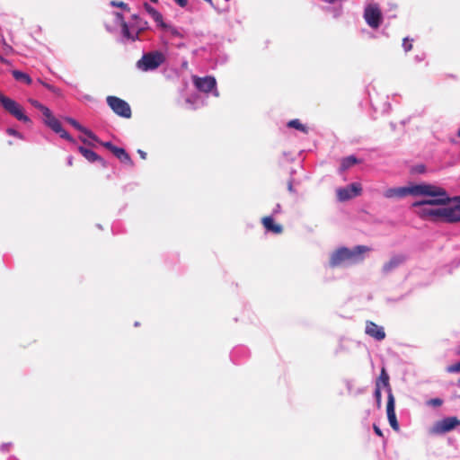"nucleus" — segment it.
<instances>
[{
    "instance_id": "4468645a",
    "label": "nucleus",
    "mask_w": 460,
    "mask_h": 460,
    "mask_svg": "<svg viewBox=\"0 0 460 460\" xmlns=\"http://www.w3.org/2000/svg\"><path fill=\"white\" fill-rule=\"evenodd\" d=\"M115 17H116L117 22H119L121 26L122 35L126 39L131 40L132 41L137 40L138 39V31L135 34L131 33L128 23L124 20L122 13L117 12V13H115Z\"/></svg>"
},
{
    "instance_id": "6ab92c4d",
    "label": "nucleus",
    "mask_w": 460,
    "mask_h": 460,
    "mask_svg": "<svg viewBox=\"0 0 460 460\" xmlns=\"http://www.w3.org/2000/svg\"><path fill=\"white\" fill-rule=\"evenodd\" d=\"M389 379L390 378H389V376H388L385 368L383 367L381 369L380 376H378V378L376 381V387H380L381 388V385L385 387L386 390H387V395L390 394V393H393L391 385H390Z\"/></svg>"
},
{
    "instance_id": "f257e3e1",
    "label": "nucleus",
    "mask_w": 460,
    "mask_h": 460,
    "mask_svg": "<svg viewBox=\"0 0 460 460\" xmlns=\"http://www.w3.org/2000/svg\"><path fill=\"white\" fill-rule=\"evenodd\" d=\"M370 251V248L365 245H358L353 249L341 247L335 250L330 257V266L332 268L339 267L345 262L357 263L364 260V254Z\"/></svg>"
},
{
    "instance_id": "423d86ee",
    "label": "nucleus",
    "mask_w": 460,
    "mask_h": 460,
    "mask_svg": "<svg viewBox=\"0 0 460 460\" xmlns=\"http://www.w3.org/2000/svg\"><path fill=\"white\" fill-rule=\"evenodd\" d=\"M107 103L110 108L119 116L129 119L131 117V109L129 104L124 100L116 96H108Z\"/></svg>"
},
{
    "instance_id": "5701e85b",
    "label": "nucleus",
    "mask_w": 460,
    "mask_h": 460,
    "mask_svg": "<svg viewBox=\"0 0 460 460\" xmlns=\"http://www.w3.org/2000/svg\"><path fill=\"white\" fill-rule=\"evenodd\" d=\"M359 163V161L354 155H349L341 159V171H346L352 165Z\"/></svg>"
},
{
    "instance_id": "9b49d317",
    "label": "nucleus",
    "mask_w": 460,
    "mask_h": 460,
    "mask_svg": "<svg viewBox=\"0 0 460 460\" xmlns=\"http://www.w3.org/2000/svg\"><path fill=\"white\" fill-rule=\"evenodd\" d=\"M193 83L196 88L203 93L211 92L216 87L217 84L216 79L213 76H194Z\"/></svg>"
},
{
    "instance_id": "de8ad7c7",
    "label": "nucleus",
    "mask_w": 460,
    "mask_h": 460,
    "mask_svg": "<svg viewBox=\"0 0 460 460\" xmlns=\"http://www.w3.org/2000/svg\"><path fill=\"white\" fill-rule=\"evenodd\" d=\"M458 354L460 355V348L458 349Z\"/></svg>"
},
{
    "instance_id": "cd10ccee",
    "label": "nucleus",
    "mask_w": 460,
    "mask_h": 460,
    "mask_svg": "<svg viewBox=\"0 0 460 460\" xmlns=\"http://www.w3.org/2000/svg\"><path fill=\"white\" fill-rule=\"evenodd\" d=\"M420 209L419 211L417 212L418 215L421 217V218H424V219H429V217H430V210L431 208H426L425 206L423 207H419Z\"/></svg>"
},
{
    "instance_id": "6e6552de",
    "label": "nucleus",
    "mask_w": 460,
    "mask_h": 460,
    "mask_svg": "<svg viewBox=\"0 0 460 460\" xmlns=\"http://www.w3.org/2000/svg\"><path fill=\"white\" fill-rule=\"evenodd\" d=\"M424 187L417 186V184L412 185L411 187H399V188H391L385 191V197L391 198H402L406 195H412L416 193L424 192Z\"/></svg>"
},
{
    "instance_id": "72a5a7b5",
    "label": "nucleus",
    "mask_w": 460,
    "mask_h": 460,
    "mask_svg": "<svg viewBox=\"0 0 460 460\" xmlns=\"http://www.w3.org/2000/svg\"><path fill=\"white\" fill-rule=\"evenodd\" d=\"M7 134L10 135V136H13V137H17L19 138H22V135L21 133H19L16 129L14 128H7L6 130Z\"/></svg>"
},
{
    "instance_id": "ddd939ff",
    "label": "nucleus",
    "mask_w": 460,
    "mask_h": 460,
    "mask_svg": "<svg viewBox=\"0 0 460 460\" xmlns=\"http://www.w3.org/2000/svg\"><path fill=\"white\" fill-rule=\"evenodd\" d=\"M406 261V257L402 254L393 256L382 267V271L385 274H388L401 266Z\"/></svg>"
},
{
    "instance_id": "bb28decb",
    "label": "nucleus",
    "mask_w": 460,
    "mask_h": 460,
    "mask_svg": "<svg viewBox=\"0 0 460 460\" xmlns=\"http://www.w3.org/2000/svg\"><path fill=\"white\" fill-rule=\"evenodd\" d=\"M30 102L31 104L35 107L36 109L40 110L42 114H45V113H49V108L46 107L45 105L41 104L40 102H38L37 100H30Z\"/></svg>"
},
{
    "instance_id": "e433bc0d",
    "label": "nucleus",
    "mask_w": 460,
    "mask_h": 460,
    "mask_svg": "<svg viewBox=\"0 0 460 460\" xmlns=\"http://www.w3.org/2000/svg\"><path fill=\"white\" fill-rule=\"evenodd\" d=\"M44 87H46L47 89H49V91L53 92V93H57V89L55 86L49 84H47V83H44L42 81H39Z\"/></svg>"
},
{
    "instance_id": "09e8293b",
    "label": "nucleus",
    "mask_w": 460,
    "mask_h": 460,
    "mask_svg": "<svg viewBox=\"0 0 460 460\" xmlns=\"http://www.w3.org/2000/svg\"><path fill=\"white\" fill-rule=\"evenodd\" d=\"M457 384H458V385H460V379L458 380V383H457Z\"/></svg>"
},
{
    "instance_id": "7ed1b4c3",
    "label": "nucleus",
    "mask_w": 460,
    "mask_h": 460,
    "mask_svg": "<svg viewBox=\"0 0 460 460\" xmlns=\"http://www.w3.org/2000/svg\"><path fill=\"white\" fill-rule=\"evenodd\" d=\"M0 104L9 114L19 121L31 123V119L25 115L23 108L14 100L5 96L0 92Z\"/></svg>"
},
{
    "instance_id": "a19ab883",
    "label": "nucleus",
    "mask_w": 460,
    "mask_h": 460,
    "mask_svg": "<svg viewBox=\"0 0 460 460\" xmlns=\"http://www.w3.org/2000/svg\"><path fill=\"white\" fill-rule=\"evenodd\" d=\"M137 154L139 155L141 159H143V160L146 159V153L145 151L138 149Z\"/></svg>"
},
{
    "instance_id": "a878e982",
    "label": "nucleus",
    "mask_w": 460,
    "mask_h": 460,
    "mask_svg": "<svg viewBox=\"0 0 460 460\" xmlns=\"http://www.w3.org/2000/svg\"><path fill=\"white\" fill-rule=\"evenodd\" d=\"M288 127L296 128L304 133L308 132L307 128L305 125H303L297 119H291L290 121H288Z\"/></svg>"
},
{
    "instance_id": "f704fd0d",
    "label": "nucleus",
    "mask_w": 460,
    "mask_h": 460,
    "mask_svg": "<svg viewBox=\"0 0 460 460\" xmlns=\"http://www.w3.org/2000/svg\"><path fill=\"white\" fill-rule=\"evenodd\" d=\"M60 135L61 137L66 138L69 141H74V139L71 137V136L62 128V131L57 132Z\"/></svg>"
},
{
    "instance_id": "aec40b11",
    "label": "nucleus",
    "mask_w": 460,
    "mask_h": 460,
    "mask_svg": "<svg viewBox=\"0 0 460 460\" xmlns=\"http://www.w3.org/2000/svg\"><path fill=\"white\" fill-rule=\"evenodd\" d=\"M112 154L122 163L127 164L129 166H134V162L124 148L117 146L112 150Z\"/></svg>"
},
{
    "instance_id": "20e7f679",
    "label": "nucleus",
    "mask_w": 460,
    "mask_h": 460,
    "mask_svg": "<svg viewBox=\"0 0 460 460\" xmlns=\"http://www.w3.org/2000/svg\"><path fill=\"white\" fill-rule=\"evenodd\" d=\"M165 60L164 55L160 51H152L146 53L137 62V67L144 72L155 70L159 67Z\"/></svg>"
},
{
    "instance_id": "0eeeda50",
    "label": "nucleus",
    "mask_w": 460,
    "mask_h": 460,
    "mask_svg": "<svg viewBox=\"0 0 460 460\" xmlns=\"http://www.w3.org/2000/svg\"><path fill=\"white\" fill-rule=\"evenodd\" d=\"M364 18L373 29H377L383 20L382 13L377 4H369L365 8Z\"/></svg>"
},
{
    "instance_id": "9d476101",
    "label": "nucleus",
    "mask_w": 460,
    "mask_h": 460,
    "mask_svg": "<svg viewBox=\"0 0 460 460\" xmlns=\"http://www.w3.org/2000/svg\"><path fill=\"white\" fill-rule=\"evenodd\" d=\"M361 187L358 183H352L346 188L337 190L339 200L345 201L358 196L361 193Z\"/></svg>"
},
{
    "instance_id": "37998d69",
    "label": "nucleus",
    "mask_w": 460,
    "mask_h": 460,
    "mask_svg": "<svg viewBox=\"0 0 460 460\" xmlns=\"http://www.w3.org/2000/svg\"><path fill=\"white\" fill-rule=\"evenodd\" d=\"M454 200H456V202H458V207H460V195L458 197H456L454 199Z\"/></svg>"
},
{
    "instance_id": "393cba45",
    "label": "nucleus",
    "mask_w": 460,
    "mask_h": 460,
    "mask_svg": "<svg viewBox=\"0 0 460 460\" xmlns=\"http://www.w3.org/2000/svg\"><path fill=\"white\" fill-rule=\"evenodd\" d=\"M444 208H431L429 220L435 222H443Z\"/></svg>"
},
{
    "instance_id": "412c9836",
    "label": "nucleus",
    "mask_w": 460,
    "mask_h": 460,
    "mask_svg": "<svg viewBox=\"0 0 460 460\" xmlns=\"http://www.w3.org/2000/svg\"><path fill=\"white\" fill-rule=\"evenodd\" d=\"M66 121L70 125H72L75 128H76L77 130L84 133L90 138H92V139H93L95 141H98L97 137L91 130H89L86 128H84L82 125H80L75 119H74L72 118H66Z\"/></svg>"
},
{
    "instance_id": "b1692460",
    "label": "nucleus",
    "mask_w": 460,
    "mask_h": 460,
    "mask_svg": "<svg viewBox=\"0 0 460 460\" xmlns=\"http://www.w3.org/2000/svg\"><path fill=\"white\" fill-rule=\"evenodd\" d=\"M12 75L13 76L18 80V81H22L24 82L26 84H31L32 83V80L31 78V76L26 74V73H23L22 71H19V70H13L12 72Z\"/></svg>"
},
{
    "instance_id": "4be33fe9",
    "label": "nucleus",
    "mask_w": 460,
    "mask_h": 460,
    "mask_svg": "<svg viewBox=\"0 0 460 460\" xmlns=\"http://www.w3.org/2000/svg\"><path fill=\"white\" fill-rule=\"evenodd\" d=\"M145 9L152 16V18L163 28H166V24L163 22L162 14L148 4H145Z\"/></svg>"
},
{
    "instance_id": "49530a36",
    "label": "nucleus",
    "mask_w": 460,
    "mask_h": 460,
    "mask_svg": "<svg viewBox=\"0 0 460 460\" xmlns=\"http://www.w3.org/2000/svg\"><path fill=\"white\" fill-rule=\"evenodd\" d=\"M288 190H292V185L289 184Z\"/></svg>"
},
{
    "instance_id": "f03ea898",
    "label": "nucleus",
    "mask_w": 460,
    "mask_h": 460,
    "mask_svg": "<svg viewBox=\"0 0 460 460\" xmlns=\"http://www.w3.org/2000/svg\"><path fill=\"white\" fill-rule=\"evenodd\" d=\"M417 186L424 187V192L416 193L414 196H428L429 198L414 202L413 207L447 205L451 200L447 196V191L441 187L426 183L417 184Z\"/></svg>"
},
{
    "instance_id": "79ce46f5",
    "label": "nucleus",
    "mask_w": 460,
    "mask_h": 460,
    "mask_svg": "<svg viewBox=\"0 0 460 460\" xmlns=\"http://www.w3.org/2000/svg\"><path fill=\"white\" fill-rule=\"evenodd\" d=\"M0 61H1L2 63H4V64H8V63H9V62H8V60H7V59H5L4 58H3L1 55H0Z\"/></svg>"
},
{
    "instance_id": "ea45409f",
    "label": "nucleus",
    "mask_w": 460,
    "mask_h": 460,
    "mask_svg": "<svg viewBox=\"0 0 460 460\" xmlns=\"http://www.w3.org/2000/svg\"><path fill=\"white\" fill-rule=\"evenodd\" d=\"M414 170H415L416 172L422 173L425 171V166L424 165H418Z\"/></svg>"
},
{
    "instance_id": "1a4fd4ad",
    "label": "nucleus",
    "mask_w": 460,
    "mask_h": 460,
    "mask_svg": "<svg viewBox=\"0 0 460 460\" xmlns=\"http://www.w3.org/2000/svg\"><path fill=\"white\" fill-rule=\"evenodd\" d=\"M395 399L393 393H390L387 396V404H386V413L387 419L392 429L398 432L400 430V426L395 414Z\"/></svg>"
},
{
    "instance_id": "473e14b6",
    "label": "nucleus",
    "mask_w": 460,
    "mask_h": 460,
    "mask_svg": "<svg viewBox=\"0 0 460 460\" xmlns=\"http://www.w3.org/2000/svg\"><path fill=\"white\" fill-rule=\"evenodd\" d=\"M429 405H432V406H435V407H439L442 405L443 403V401L439 398H434V399H431L428 402Z\"/></svg>"
},
{
    "instance_id": "c9c22d12",
    "label": "nucleus",
    "mask_w": 460,
    "mask_h": 460,
    "mask_svg": "<svg viewBox=\"0 0 460 460\" xmlns=\"http://www.w3.org/2000/svg\"><path fill=\"white\" fill-rule=\"evenodd\" d=\"M102 146L110 150L112 153V150L117 146H114L111 142H101Z\"/></svg>"
},
{
    "instance_id": "dca6fc26",
    "label": "nucleus",
    "mask_w": 460,
    "mask_h": 460,
    "mask_svg": "<svg viewBox=\"0 0 460 460\" xmlns=\"http://www.w3.org/2000/svg\"><path fill=\"white\" fill-rule=\"evenodd\" d=\"M261 224L266 231L279 234L283 232V227L281 225L276 223L272 217L267 216L261 218Z\"/></svg>"
},
{
    "instance_id": "39448f33",
    "label": "nucleus",
    "mask_w": 460,
    "mask_h": 460,
    "mask_svg": "<svg viewBox=\"0 0 460 460\" xmlns=\"http://www.w3.org/2000/svg\"><path fill=\"white\" fill-rule=\"evenodd\" d=\"M458 426H460V420L457 417H447L435 422L430 429V433L434 435L444 434L453 430Z\"/></svg>"
},
{
    "instance_id": "f3484780",
    "label": "nucleus",
    "mask_w": 460,
    "mask_h": 460,
    "mask_svg": "<svg viewBox=\"0 0 460 460\" xmlns=\"http://www.w3.org/2000/svg\"><path fill=\"white\" fill-rule=\"evenodd\" d=\"M44 116V122L45 124L49 127L54 132H60L62 131V126L61 123L58 119H56L51 111L49 110V113L43 114Z\"/></svg>"
},
{
    "instance_id": "7c9ffc66",
    "label": "nucleus",
    "mask_w": 460,
    "mask_h": 460,
    "mask_svg": "<svg viewBox=\"0 0 460 460\" xmlns=\"http://www.w3.org/2000/svg\"><path fill=\"white\" fill-rule=\"evenodd\" d=\"M447 370L449 373L460 372V362L448 366Z\"/></svg>"
},
{
    "instance_id": "c03bdc74",
    "label": "nucleus",
    "mask_w": 460,
    "mask_h": 460,
    "mask_svg": "<svg viewBox=\"0 0 460 460\" xmlns=\"http://www.w3.org/2000/svg\"><path fill=\"white\" fill-rule=\"evenodd\" d=\"M457 136L460 137V128H459V130L457 132Z\"/></svg>"
},
{
    "instance_id": "58836bf2",
    "label": "nucleus",
    "mask_w": 460,
    "mask_h": 460,
    "mask_svg": "<svg viewBox=\"0 0 460 460\" xmlns=\"http://www.w3.org/2000/svg\"><path fill=\"white\" fill-rule=\"evenodd\" d=\"M177 4L181 7H185L188 4V0H174Z\"/></svg>"
},
{
    "instance_id": "f8f14e48",
    "label": "nucleus",
    "mask_w": 460,
    "mask_h": 460,
    "mask_svg": "<svg viewBox=\"0 0 460 460\" xmlns=\"http://www.w3.org/2000/svg\"><path fill=\"white\" fill-rule=\"evenodd\" d=\"M365 332L376 341H383L386 336L384 328L372 321L366 322Z\"/></svg>"
},
{
    "instance_id": "2f4dec72",
    "label": "nucleus",
    "mask_w": 460,
    "mask_h": 460,
    "mask_svg": "<svg viewBox=\"0 0 460 460\" xmlns=\"http://www.w3.org/2000/svg\"><path fill=\"white\" fill-rule=\"evenodd\" d=\"M111 4L113 5V6H116V7H119V8H122L124 10L129 11V8H128V4L126 3H124V2L111 1Z\"/></svg>"
},
{
    "instance_id": "4c0bfd02",
    "label": "nucleus",
    "mask_w": 460,
    "mask_h": 460,
    "mask_svg": "<svg viewBox=\"0 0 460 460\" xmlns=\"http://www.w3.org/2000/svg\"><path fill=\"white\" fill-rule=\"evenodd\" d=\"M373 429H374L375 433L377 436H379V437H383L384 436L382 430L380 429V428L376 424L373 425Z\"/></svg>"
},
{
    "instance_id": "a18cd8bd",
    "label": "nucleus",
    "mask_w": 460,
    "mask_h": 460,
    "mask_svg": "<svg viewBox=\"0 0 460 460\" xmlns=\"http://www.w3.org/2000/svg\"><path fill=\"white\" fill-rule=\"evenodd\" d=\"M153 3H157V0H150Z\"/></svg>"
},
{
    "instance_id": "2eb2a0df",
    "label": "nucleus",
    "mask_w": 460,
    "mask_h": 460,
    "mask_svg": "<svg viewBox=\"0 0 460 460\" xmlns=\"http://www.w3.org/2000/svg\"><path fill=\"white\" fill-rule=\"evenodd\" d=\"M443 222H460V207H458V203L455 208H444Z\"/></svg>"
},
{
    "instance_id": "a211bd4d",
    "label": "nucleus",
    "mask_w": 460,
    "mask_h": 460,
    "mask_svg": "<svg viewBox=\"0 0 460 460\" xmlns=\"http://www.w3.org/2000/svg\"><path fill=\"white\" fill-rule=\"evenodd\" d=\"M78 151L89 162L93 163L98 161L102 164V166L106 165L105 161L93 150L85 148L84 146H79Z\"/></svg>"
},
{
    "instance_id": "c85d7f7f",
    "label": "nucleus",
    "mask_w": 460,
    "mask_h": 460,
    "mask_svg": "<svg viewBox=\"0 0 460 460\" xmlns=\"http://www.w3.org/2000/svg\"><path fill=\"white\" fill-rule=\"evenodd\" d=\"M376 401V406L378 409L381 408V401H382V394H381V388L376 387L375 393H374Z\"/></svg>"
},
{
    "instance_id": "c756f323",
    "label": "nucleus",
    "mask_w": 460,
    "mask_h": 460,
    "mask_svg": "<svg viewBox=\"0 0 460 460\" xmlns=\"http://www.w3.org/2000/svg\"><path fill=\"white\" fill-rule=\"evenodd\" d=\"M402 48L403 49L408 52L410 50H411L412 49V43H411V40H410L408 38H405L403 39V41H402Z\"/></svg>"
}]
</instances>
